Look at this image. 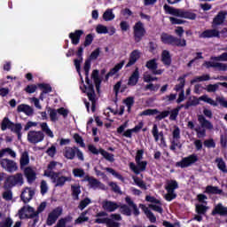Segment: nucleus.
Segmentation results:
<instances>
[{"mask_svg":"<svg viewBox=\"0 0 227 227\" xmlns=\"http://www.w3.org/2000/svg\"><path fill=\"white\" fill-rule=\"evenodd\" d=\"M198 121L200 126L195 128L194 130L195 132H197V137H199V139H201L202 137H205L207 136V130L214 129V125L203 115H198Z\"/></svg>","mask_w":227,"mask_h":227,"instance_id":"obj_1","label":"nucleus"},{"mask_svg":"<svg viewBox=\"0 0 227 227\" xmlns=\"http://www.w3.org/2000/svg\"><path fill=\"white\" fill-rule=\"evenodd\" d=\"M165 13L168 15H173L174 17H179L180 19H190V20H194L196 19V14L185 12L182 9H175L168 4L163 6Z\"/></svg>","mask_w":227,"mask_h":227,"instance_id":"obj_2","label":"nucleus"},{"mask_svg":"<svg viewBox=\"0 0 227 227\" xmlns=\"http://www.w3.org/2000/svg\"><path fill=\"white\" fill-rule=\"evenodd\" d=\"M200 100L206 104H209V106H213V107H217V106L220 105L222 107H225L227 109V100L223 96H217L216 100H214L212 98L208 97V95H202L200 97Z\"/></svg>","mask_w":227,"mask_h":227,"instance_id":"obj_3","label":"nucleus"},{"mask_svg":"<svg viewBox=\"0 0 227 227\" xmlns=\"http://www.w3.org/2000/svg\"><path fill=\"white\" fill-rule=\"evenodd\" d=\"M178 187V183L176 180H168L166 183L165 189L167 193L164 195L166 201H173L176 199L175 190Z\"/></svg>","mask_w":227,"mask_h":227,"instance_id":"obj_4","label":"nucleus"},{"mask_svg":"<svg viewBox=\"0 0 227 227\" xmlns=\"http://www.w3.org/2000/svg\"><path fill=\"white\" fill-rule=\"evenodd\" d=\"M24 184V176L21 173H17L12 176H9L4 182L5 189H12L15 185H23Z\"/></svg>","mask_w":227,"mask_h":227,"instance_id":"obj_5","label":"nucleus"},{"mask_svg":"<svg viewBox=\"0 0 227 227\" xmlns=\"http://www.w3.org/2000/svg\"><path fill=\"white\" fill-rule=\"evenodd\" d=\"M161 42L169 45H176V47H185L187 45L185 39H178L168 34L161 35Z\"/></svg>","mask_w":227,"mask_h":227,"instance_id":"obj_6","label":"nucleus"},{"mask_svg":"<svg viewBox=\"0 0 227 227\" xmlns=\"http://www.w3.org/2000/svg\"><path fill=\"white\" fill-rule=\"evenodd\" d=\"M100 56V48H98L96 50H94L90 56V59L85 60L84 66H83V70L85 72V80H86V83L90 84V70L91 68V60L97 59V58H98Z\"/></svg>","mask_w":227,"mask_h":227,"instance_id":"obj_7","label":"nucleus"},{"mask_svg":"<svg viewBox=\"0 0 227 227\" xmlns=\"http://www.w3.org/2000/svg\"><path fill=\"white\" fill-rule=\"evenodd\" d=\"M146 35V29L145 28V24L141 21H137L133 26V35L135 38V42L139 43L140 40H143L145 35Z\"/></svg>","mask_w":227,"mask_h":227,"instance_id":"obj_8","label":"nucleus"},{"mask_svg":"<svg viewBox=\"0 0 227 227\" xmlns=\"http://www.w3.org/2000/svg\"><path fill=\"white\" fill-rule=\"evenodd\" d=\"M18 214H19L20 219H28V218L38 216V213L36 212V210H35V208H33L29 205H26L23 207H21L19 210Z\"/></svg>","mask_w":227,"mask_h":227,"instance_id":"obj_9","label":"nucleus"},{"mask_svg":"<svg viewBox=\"0 0 227 227\" xmlns=\"http://www.w3.org/2000/svg\"><path fill=\"white\" fill-rule=\"evenodd\" d=\"M45 135L43 134V131L36 130L28 131L27 137L28 143H31V145H37V143H42V141H43Z\"/></svg>","mask_w":227,"mask_h":227,"instance_id":"obj_10","label":"nucleus"},{"mask_svg":"<svg viewBox=\"0 0 227 227\" xmlns=\"http://www.w3.org/2000/svg\"><path fill=\"white\" fill-rule=\"evenodd\" d=\"M0 166L3 169L8 171V173H15V171H19L17 162L7 158H4L0 160Z\"/></svg>","mask_w":227,"mask_h":227,"instance_id":"obj_11","label":"nucleus"},{"mask_svg":"<svg viewBox=\"0 0 227 227\" xmlns=\"http://www.w3.org/2000/svg\"><path fill=\"white\" fill-rule=\"evenodd\" d=\"M58 168H63V163H59L58 161H51L48 164L47 168L44 170L43 176H47L48 178H54V176L59 174L54 172L56 169H58Z\"/></svg>","mask_w":227,"mask_h":227,"instance_id":"obj_12","label":"nucleus"},{"mask_svg":"<svg viewBox=\"0 0 227 227\" xmlns=\"http://www.w3.org/2000/svg\"><path fill=\"white\" fill-rule=\"evenodd\" d=\"M88 87L86 85H82L80 86V90H82V91H83V93H86L88 96L89 100H90L91 102V111L92 113H95V90L93 89V85L87 83Z\"/></svg>","mask_w":227,"mask_h":227,"instance_id":"obj_13","label":"nucleus"},{"mask_svg":"<svg viewBox=\"0 0 227 227\" xmlns=\"http://www.w3.org/2000/svg\"><path fill=\"white\" fill-rule=\"evenodd\" d=\"M196 162H198V155L192 154L183 158L181 161L176 163V166L179 168H189L192 166V164H196Z\"/></svg>","mask_w":227,"mask_h":227,"instance_id":"obj_14","label":"nucleus"},{"mask_svg":"<svg viewBox=\"0 0 227 227\" xmlns=\"http://www.w3.org/2000/svg\"><path fill=\"white\" fill-rule=\"evenodd\" d=\"M147 164L148 162L145 160L136 161V165L134 162H130L129 168L136 175H139V173H142V171L146 170Z\"/></svg>","mask_w":227,"mask_h":227,"instance_id":"obj_15","label":"nucleus"},{"mask_svg":"<svg viewBox=\"0 0 227 227\" xmlns=\"http://www.w3.org/2000/svg\"><path fill=\"white\" fill-rule=\"evenodd\" d=\"M63 214V209L61 207H56L53 209L48 215L47 224L48 226H52L56 221H58V217Z\"/></svg>","mask_w":227,"mask_h":227,"instance_id":"obj_16","label":"nucleus"},{"mask_svg":"<svg viewBox=\"0 0 227 227\" xmlns=\"http://www.w3.org/2000/svg\"><path fill=\"white\" fill-rule=\"evenodd\" d=\"M52 184H55V187H63L67 182H72V176H59V173L56 174V176L54 178H51Z\"/></svg>","mask_w":227,"mask_h":227,"instance_id":"obj_17","label":"nucleus"},{"mask_svg":"<svg viewBox=\"0 0 227 227\" xmlns=\"http://www.w3.org/2000/svg\"><path fill=\"white\" fill-rule=\"evenodd\" d=\"M24 175L28 184H33L36 180V168L33 167H27L24 169Z\"/></svg>","mask_w":227,"mask_h":227,"instance_id":"obj_18","label":"nucleus"},{"mask_svg":"<svg viewBox=\"0 0 227 227\" xmlns=\"http://www.w3.org/2000/svg\"><path fill=\"white\" fill-rule=\"evenodd\" d=\"M120 221H121V215L120 214H112L108 217L106 226L107 227H120Z\"/></svg>","mask_w":227,"mask_h":227,"instance_id":"obj_19","label":"nucleus"},{"mask_svg":"<svg viewBox=\"0 0 227 227\" xmlns=\"http://www.w3.org/2000/svg\"><path fill=\"white\" fill-rule=\"evenodd\" d=\"M204 67H206V68H216V70H220L221 72H226L227 70V65L220 62H205Z\"/></svg>","mask_w":227,"mask_h":227,"instance_id":"obj_20","label":"nucleus"},{"mask_svg":"<svg viewBox=\"0 0 227 227\" xmlns=\"http://www.w3.org/2000/svg\"><path fill=\"white\" fill-rule=\"evenodd\" d=\"M102 208L106 212H114L117 208H120V205L111 200H104L102 202Z\"/></svg>","mask_w":227,"mask_h":227,"instance_id":"obj_21","label":"nucleus"},{"mask_svg":"<svg viewBox=\"0 0 227 227\" xmlns=\"http://www.w3.org/2000/svg\"><path fill=\"white\" fill-rule=\"evenodd\" d=\"M33 196H35V190L27 187L21 193V200L25 203H29L30 200H33Z\"/></svg>","mask_w":227,"mask_h":227,"instance_id":"obj_22","label":"nucleus"},{"mask_svg":"<svg viewBox=\"0 0 227 227\" xmlns=\"http://www.w3.org/2000/svg\"><path fill=\"white\" fill-rule=\"evenodd\" d=\"M76 150H77V147L67 146L63 150V155L68 160H74V159H75Z\"/></svg>","mask_w":227,"mask_h":227,"instance_id":"obj_23","label":"nucleus"},{"mask_svg":"<svg viewBox=\"0 0 227 227\" xmlns=\"http://www.w3.org/2000/svg\"><path fill=\"white\" fill-rule=\"evenodd\" d=\"M18 113H24L27 116H33L35 110L29 105L21 104L17 107Z\"/></svg>","mask_w":227,"mask_h":227,"instance_id":"obj_24","label":"nucleus"},{"mask_svg":"<svg viewBox=\"0 0 227 227\" xmlns=\"http://www.w3.org/2000/svg\"><path fill=\"white\" fill-rule=\"evenodd\" d=\"M139 58H141V51H139L138 50H134L129 55V60L127 63L126 67L129 68V67L136 65V62L137 61V59H139Z\"/></svg>","mask_w":227,"mask_h":227,"instance_id":"obj_25","label":"nucleus"},{"mask_svg":"<svg viewBox=\"0 0 227 227\" xmlns=\"http://www.w3.org/2000/svg\"><path fill=\"white\" fill-rule=\"evenodd\" d=\"M226 14L227 12L224 11L218 12V14L213 20V26L223 25L224 23V20H226Z\"/></svg>","mask_w":227,"mask_h":227,"instance_id":"obj_26","label":"nucleus"},{"mask_svg":"<svg viewBox=\"0 0 227 227\" xmlns=\"http://www.w3.org/2000/svg\"><path fill=\"white\" fill-rule=\"evenodd\" d=\"M123 65H125V61L122 60L121 62L118 63L117 65L114 66V68H112L109 73L106 75V81L109 80V77H113V75H116L121 68H123Z\"/></svg>","mask_w":227,"mask_h":227,"instance_id":"obj_27","label":"nucleus"},{"mask_svg":"<svg viewBox=\"0 0 227 227\" xmlns=\"http://www.w3.org/2000/svg\"><path fill=\"white\" fill-rule=\"evenodd\" d=\"M219 38V31L217 29H209L202 32L200 38Z\"/></svg>","mask_w":227,"mask_h":227,"instance_id":"obj_28","label":"nucleus"},{"mask_svg":"<svg viewBox=\"0 0 227 227\" xmlns=\"http://www.w3.org/2000/svg\"><path fill=\"white\" fill-rule=\"evenodd\" d=\"M86 180L89 182L90 186L92 189H102L106 190V185L98 182V180L93 178V177H86Z\"/></svg>","mask_w":227,"mask_h":227,"instance_id":"obj_29","label":"nucleus"},{"mask_svg":"<svg viewBox=\"0 0 227 227\" xmlns=\"http://www.w3.org/2000/svg\"><path fill=\"white\" fill-rule=\"evenodd\" d=\"M13 220L9 216L0 213V227H12Z\"/></svg>","mask_w":227,"mask_h":227,"instance_id":"obj_30","label":"nucleus"},{"mask_svg":"<svg viewBox=\"0 0 227 227\" xmlns=\"http://www.w3.org/2000/svg\"><path fill=\"white\" fill-rule=\"evenodd\" d=\"M28 165H29V153H27V151H25L21 153V156L20 158V169H22Z\"/></svg>","mask_w":227,"mask_h":227,"instance_id":"obj_31","label":"nucleus"},{"mask_svg":"<svg viewBox=\"0 0 227 227\" xmlns=\"http://www.w3.org/2000/svg\"><path fill=\"white\" fill-rule=\"evenodd\" d=\"M82 33H84L82 30H76L74 33L69 34V38L74 45H77L79 43Z\"/></svg>","mask_w":227,"mask_h":227,"instance_id":"obj_32","label":"nucleus"},{"mask_svg":"<svg viewBox=\"0 0 227 227\" xmlns=\"http://www.w3.org/2000/svg\"><path fill=\"white\" fill-rule=\"evenodd\" d=\"M138 81H139V69L136 68V70L133 72V74L129 79L128 85L136 86Z\"/></svg>","mask_w":227,"mask_h":227,"instance_id":"obj_33","label":"nucleus"},{"mask_svg":"<svg viewBox=\"0 0 227 227\" xmlns=\"http://www.w3.org/2000/svg\"><path fill=\"white\" fill-rule=\"evenodd\" d=\"M91 79L94 81L97 90L99 91L102 80L98 76V70L95 69L92 71Z\"/></svg>","mask_w":227,"mask_h":227,"instance_id":"obj_34","label":"nucleus"},{"mask_svg":"<svg viewBox=\"0 0 227 227\" xmlns=\"http://www.w3.org/2000/svg\"><path fill=\"white\" fill-rule=\"evenodd\" d=\"M115 17L113 9H106L103 13V20L105 22H111V20H114Z\"/></svg>","mask_w":227,"mask_h":227,"instance_id":"obj_35","label":"nucleus"},{"mask_svg":"<svg viewBox=\"0 0 227 227\" xmlns=\"http://www.w3.org/2000/svg\"><path fill=\"white\" fill-rule=\"evenodd\" d=\"M161 61L165 67H169L171 65V55L167 50H164L161 53Z\"/></svg>","mask_w":227,"mask_h":227,"instance_id":"obj_36","label":"nucleus"},{"mask_svg":"<svg viewBox=\"0 0 227 227\" xmlns=\"http://www.w3.org/2000/svg\"><path fill=\"white\" fill-rule=\"evenodd\" d=\"M152 134L156 143L159 142V140L162 139V137H164V133H162V131L159 132V128L157 127V124L153 125Z\"/></svg>","mask_w":227,"mask_h":227,"instance_id":"obj_37","label":"nucleus"},{"mask_svg":"<svg viewBox=\"0 0 227 227\" xmlns=\"http://www.w3.org/2000/svg\"><path fill=\"white\" fill-rule=\"evenodd\" d=\"M7 155H10V157L15 159V157H17V153H15V151H12V148H4L0 150V159L3 157H6Z\"/></svg>","mask_w":227,"mask_h":227,"instance_id":"obj_38","label":"nucleus"},{"mask_svg":"<svg viewBox=\"0 0 227 227\" xmlns=\"http://www.w3.org/2000/svg\"><path fill=\"white\" fill-rule=\"evenodd\" d=\"M140 207L144 210L146 217L149 218V221H151V223H156L157 218L155 217L153 213H152V211H150V209H148V207H146L145 205H140Z\"/></svg>","mask_w":227,"mask_h":227,"instance_id":"obj_39","label":"nucleus"},{"mask_svg":"<svg viewBox=\"0 0 227 227\" xmlns=\"http://www.w3.org/2000/svg\"><path fill=\"white\" fill-rule=\"evenodd\" d=\"M41 129L43 132H44V134H46V136H49V137H54V133L52 132V130H51V128H49V125L47 124V122H42L40 124Z\"/></svg>","mask_w":227,"mask_h":227,"instance_id":"obj_40","label":"nucleus"},{"mask_svg":"<svg viewBox=\"0 0 227 227\" xmlns=\"http://www.w3.org/2000/svg\"><path fill=\"white\" fill-rule=\"evenodd\" d=\"M213 214H219L220 215H227V207L223 206V204H218L215 206Z\"/></svg>","mask_w":227,"mask_h":227,"instance_id":"obj_41","label":"nucleus"},{"mask_svg":"<svg viewBox=\"0 0 227 227\" xmlns=\"http://www.w3.org/2000/svg\"><path fill=\"white\" fill-rule=\"evenodd\" d=\"M88 211L82 212L79 217L74 221L75 224H82L90 220V217L87 216Z\"/></svg>","mask_w":227,"mask_h":227,"instance_id":"obj_42","label":"nucleus"},{"mask_svg":"<svg viewBox=\"0 0 227 227\" xmlns=\"http://www.w3.org/2000/svg\"><path fill=\"white\" fill-rule=\"evenodd\" d=\"M123 80H121L119 82H117L115 83V85L114 86V91L115 93V95H118V93H120V90L121 91H125V90L127 89V86L122 85Z\"/></svg>","mask_w":227,"mask_h":227,"instance_id":"obj_43","label":"nucleus"},{"mask_svg":"<svg viewBox=\"0 0 227 227\" xmlns=\"http://www.w3.org/2000/svg\"><path fill=\"white\" fill-rule=\"evenodd\" d=\"M99 152H100V154L104 157V159H106L109 162H114V154L109 153L104 149H100Z\"/></svg>","mask_w":227,"mask_h":227,"instance_id":"obj_44","label":"nucleus"},{"mask_svg":"<svg viewBox=\"0 0 227 227\" xmlns=\"http://www.w3.org/2000/svg\"><path fill=\"white\" fill-rule=\"evenodd\" d=\"M74 67L76 68V71L78 72V74L80 75V79L82 81V83H83L84 80L82 79V74H81V63H82V58H78V59H74Z\"/></svg>","mask_w":227,"mask_h":227,"instance_id":"obj_45","label":"nucleus"},{"mask_svg":"<svg viewBox=\"0 0 227 227\" xmlns=\"http://www.w3.org/2000/svg\"><path fill=\"white\" fill-rule=\"evenodd\" d=\"M215 162L217 164V168L220 169V171H223V173H226V163L222 158H216Z\"/></svg>","mask_w":227,"mask_h":227,"instance_id":"obj_46","label":"nucleus"},{"mask_svg":"<svg viewBox=\"0 0 227 227\" xmlns=\"http://www.w3.org/2000/svg\"><path fill=\"white\" fill-rule=\"evenodd\" d=\"M125 201H126V203H128V205L129 207H132V208L134 210V215H138L139 209L137 208V206H136V204H134V201H132V199H130V197H126Z\"/></svg>","mask_w":227,"mask_h":227,"instance_id":"obj_47","label":"nucleus"},{"mask_svg":"<svg viewBox=\"0 0 227 227\" xmlns=\"http://www.w3.org/2000/svg\"><path fill=\"white\" fill-rule=\"evenodd\" d=\"M71 191L73 192V196H74V198L78 200L79 194L81 193V185H79V184H74L71 185Z\"/></svg>","mask_w":227,"mask_h":227,"instance_id":"obj_48","label":"nucleus"},{"mask_svg":"<svg viewBox=\"0 0 227 227\" xmlns=\"http://www.w3.org/2000/svg\"><path fill=\"white\" fill-rule=\"evenodd\" d=\"M13 122L8 119V117H4L2 121L1 129L2 130H6V129H11Z\"/></svg>","mask_w":227,"mask_h":227,"instance_id":"obj_49","label":"nucleus"},{"mask_svg":"<svg viewBox=\"0 0 227 227\" xmlns=\"http://www.w3.org/2000/svg\"><path fill=\"white\" fill-rule=\"evenodd\" d=\"M206 192L208 194H221L223 192V190L219 189V187L216 186H207Z\"/></svg>","mask_w":227,"mask_h":227,"instance_id":"obj_50","label":"nucleus"},{"mask_svg":"<svg viewBox=\"0 0 227 227\" xmlns=\"http://www.w3.org/2000/svg\"><path fill=\"white\" fill-rule=\"evenodd\" d=\"M10 129L12 132H15V134L18 135L19 139H20V136H21L20 132L22 130V125L19 123L18 124L12 123Z\"/></svg>","mask_w":227,"mask_h":227,"instance_id":"obj_51","label":"nucleus"},{"mask_svg":"<svg viewBox=\"0 0 227 227\" xmlns=\"http://www.w3.org/2000/svg\"><path fill=\"white\" fill-rule=\"evenodd\" d=\"M145 67L149 70H153V71L157 70V67H158L157 59H153L147 61Z\"/></svg>","mask_w":227,"mask_h":227,"instance_id":"obj_52","label":"nucleus"},{"mask_svg":"<svg viewBox=\"0 0 227 227\" xmlns=\"http://www.w3.org/2000/svg\"><path fill=\"white\" fill-rule=\"evenodd\" d=\"M176 148H182L180 138L172 137L170 150H176Z\"/></svg>","mask_w":227,"mask_h":227,"instance_id":"obj_53","label":"nucleus"},{"mask_svg":"<svg viewBox=\"0 0 227 227\" xmlns=\"http://www.w3.org/2000/svg\"><path fill=\"white\" fill-rule=\"evenodd\" d=\"M153 114H159V110L147 109L140 113L139 116H153Z\"/></svg>","mask_w":227,"mask_h":227,"instance_id":"obj_54","label":"nucleus"},{"mask_svg":"<svg viewBox=\"0 0 227 227\" xmlns=\"http://www.w3.org/2000/svg\"><path fill=\"white\" fill-rule=\"evenodd\" d=\"M96 31L98 35H107V33H109V30H107V27L100 24L97 26Z\"/></svg>","mask_w":227,"mask_h":227,"instance_id":"obj_55","label":"nucleus"},{"mask_svg":"<svg viewBox=\"0 0 227 227\" xmlns=\"http://www.w3.org/2000/svg\"><path fill=\"white\" fill-rule=\"evenodd\" d=\"M219 86H220V83L217 82V83H215V84H209L206 87V90L208 92V93H214L215 91H217V90H219Z\"/></svg>","mask_w":227,"mask_h":227,"instance_id":"obj_56","label":"nucleus"},{"mask_svg":"<svg viewBox=\"0 0 227 227\" xmlns=\"http://www.w3.org/2000/svg\"><path fill=\"white\" fill-rule=\"evenodd\" d=\"M50 118L52 121H58V120H59V114L57 109L50 110Z\"/></svg>","mask_w":227,"mask_h":227,"instance_id":"obj_57","label":"nucleus"},{"mask_svg":"<svg viewBox=\"0 0 227 227\" xmlns=\"http://www.w3.org/2000/svg\"><path fill=\"white\" fill-rule=\"evenodd\" d=\"M207 210H208V207L203 205V204H197L196 205V212L198 214H206L207 213Z\"/></svg>","mask_w":227,"mask_h":227,"instance_id":"obj_58","label":"nucleus"},{"mask_svg":"<svg viewBox=\"0 0 227 227\" xmlns=\"http://www.w3.org/2000/svg\"><path fill=\"white\" fill-rule=\"evenodd\" d=\"M132 178H133L134 183L136 184V185H137L141 189H146V184H145L143 180H141L139 177H137L136 176H133Z\"/></svg>","mask_w":227,"mask_h":227,"instance_id":"obj_59","label":"nucleus"},{"mask_svg":"<svg viewBox=\"0 0 227 227\" xmlns=\"http://www.w3.org/2000/svg\"><path fill=\"white\" fill-rule=\"evenodd\" d=\"M73 175L74 176H76L78 178H82L86 173L84 172V169L82 168H74L73 169Z\"/></svg>","mask_w":227,"mask_h":227,"instance_id":"obj_60","label":"nucleus"},{"mask_svg":"<svg viewBox=\"0 0 227 227\" xmlns=\"http://www.w3.org/2000/svg\"><path fill=\"white\" fill-rule=\"evenodd\" d=\"M105 169H106V171H107L108 173H111V175L115 176V178H118V180H121V182H123V176H121V175H120L114 169H113L111 168H106Z\"/></svg>","mask_w":227,"mask_h":227,"instance_id":"obj_61","label":"nucleus"},{"mask_svg":"<svg viewBox=\"0 0 227 227\" xmlns=\"http://www.w3.org/2000/svg\"><path fill=\"white\" fill-rule=\"evenodd\" d=\"M90 203H91V200L90 199H84L83 200H82L80 202V205L78 206V208H80V210H84V208L90 205Z\"/></svg>","mask_w":227,"mask_h":227,"instance_id":"obj_62","label":"nucleus"},{"mask_svg":"<svg viewBox=\"0 0 227 227\" xmlns=\"http://www.w3.org/2000/svg\"><path fill=\"white\" fill-rule=\"evenodd\" d=\"M172 137H174V139H180V128L177 126H174L172 130Z\"/></svg>","mask_w":227,"mask_h":227,"instance_id":"obj_63","label":"nucleus"},{"mask_svg":"<svg viewBox=\"0 0 227 227\" xmlns=\"http://www.w3.org/2000/svg\"><path fill=\"white\" fill-rule=\"evenodd\" d=\"M214 61H227V52H223L217 57H213Z\"/></svg>","mask_w":227,"mask_h":227,"instance_id":"obj_64","label":"nucleus"}]
</instances>
